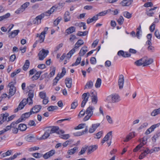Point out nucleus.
<instances>
[{
    "mask_svg": "<svg viewBox=\"0 0 160 160\" xmlns=\"http://www.w3.org/2000/svg\"><path fill=\"white\" fill-rule=\"evenodd\" d=\"M49 53L48 50H45L43 49L41 50L38 54L39 59L40 60H42L47 56Z\"/></svg>",
    "mask_w": 160,
    "mask_h": 160,
    "instance_id": "1",
    "label": "nucleus"
},
{
    "mask_svg": "<svg viewBox=\"0 0 160 160\" xmlns=\"http://www.w3.org/2000/svg\"><path fill=\"white\" fill-rule=\"evenodd\" d=\"M90 96V93L89 92L85 93L82 94V99L83 100L82 101L81 107L83 108L84 107L86 103L88 101V98Z\"/></svg>",
    "mask_w": 160,
    "mask_h": 160,
    "instance_id": "2",
    "label": "nucleus"
},
{
    "mask_svg": "<svg viewBox=\"0 0 160 160\" xmlns=\"http://www.w3.org/2000/svg\"><path fill=\"white\" fill-rule=\"evenodd\" d=\"M32 114V113L30 110L29 112H27L22 114L20 118L17 120V122L19 123L20 122L24 121Z\"/></svg>",
    "mask_w": 160,
    "mask_h": 160,
    "instance_id": "3",
    "label": "nucleus"
},
{
    "mask_svg": "<svg viewBox=\"0 0 160 160\" xmlns=\"http://www.w3.org/2000/svg\"><path fill=\"white\" fill-rule=\"evenodd\" d=\"M27 100L26 98L23 99L19 103L18 107L14 110V112H17L19 110L22 109L27 104Z\"/></svg>",
    "mask_w": 160,
    "mask_h": 160,
    "instance_id": "4",
    "label": "nucleus"
},
{
    "mask_svg": "<svg viewBox=\"0 0 160 160\" xmlns=\"http://www.w3.org/2000/svg\"><path fill=\"white\" fill-rule=\"evenodd\" d=\"M111 99V102L112 103L118 102L120 100V97L118 95L116 94L108 97L107 98V99Z\"/></svg>",
    "mask_w": 160,
    "mask_h": 160,
    "instance_id": "5",
    "label": "nucleus"
},
{
    "mask_svg": "<svg viewBox=\"0 0 160 160\" xmlns=\"http://www.w3.org/2000/svg\"><path fill=\"white\" fill-rule=\"evenodd\" d=\"M45 16L43 13L37 16L33 20L32 22L35 24L38 25L41 23V20Z\"/></svg>",
    "mask_w": 160,
    "mask_h": 160,
    "instance_id": "6",
    "label": "nucleus"
},
{
    "mask_svg": "<svg viewBox=\"0 0 160 160\" xmlns=\"http://www.w3.org/2000/svg\"><path fill=\"white\" fill-rule=\"evenodd\" d=\"M12 83V82H11L8 85V86L10 88L9 94L11 96H13L16 91V88Z\"/></svg>",
    "mask_w": 160,
    "mask_h": 160,
    "instance_id": "7",
    "label": "nucleus"
},
{
    "mask_svg": "<svg viewBox=\"0 0 160 160\" xmlns=\"http://www.w3.org/2000/svg\"><path fill=\"white\" fill-rule=\"evenodd\" d=\"M55 153V151L54 150H52L49 152H46L42 156L45 159H48L49 158L53 156Z\"/></svg>",
    "mask_w": 160,
    "mask_h": 160,
    "instance_id": "8",
    "label": "nucleus"
},
{
    "mask_svg": "<svg viewBox=\"0 0 160 160\" xmlns=\"http://www.w3.org/2000/svg\"><path fill=\"white\" fill-rule=\"evenodd\" d=\"M100 123H97L96 124H92V125L89 128L88 131L90 133H92L94 132L97 128L99 126Z\"/></svg>",
    "mask_w": 160,
    "mask_h": 160,
    "instance_id": "9",
    "label": "nucleus"
},
{
    "mask_svg": "<svg viewBox=\"0 0 160 160\" xmlns=\"http://www.w3.org/2000/svg\"><path fill=\"white\" fill-rule=\"evenodd\" d=\"M42 108L40 105H36L32 107L30 110L32 114L39 112Z\"/></svg>",
    "mask_w": 160,
    "mask_h": 160,
    "instance_id": "10",
    "label": "nucleus"
},
{
    "mask_svg": "<svg viewBox=\"0 0 160 160\" xmlns=\"http://www.w3.org/2000/svg\"><path fill=\"white\" fill-rule=\"evenodd\" d=\"M9 116L8 113L1 114L0 115V124H2L5 121H7V118Z\"/></svg>",
    "mask_w": 160,
    "mask_h": 160,
    "instance_id": "11",
    "label": "nucleus"
},
{
    "mask_svg": "<svg viewBox=\"0 0 160 160\" xmlns=\"http://www.w3.org/2000/svg\"><path fill=\"white\" fill-rule=\"evenodd\" d=\"M124 82V76L122 75L119 76V78L118 81V83L120 89L122 88Z\"/></svg>",
    "mask_w": 160,
    "mask_h": 160,
    "instance_id": "12",
    "label": "nucleus"
},
{
    "mask_svg": "<svg viewBox=\"0 0 160 160\" xmlns=\"http://www.w3.org/2000/svg\"><path fill=\"white\" fill-rule=\"evenodd\" d=\"M119 56H122L124 58L129 57H130L131 54L128 52H124L122 50L119 51L117 53Z\"/></svg>",
    "mask_w": 160,
    "mask_h": 160,
    "instance_id": "13",
    "label": "nucleus"
},
{
    "mask_svg": "<svg viewBox=\"0 0 160 160\" xmlns=\"http://www.w3.org/2000/svg\"><path fill=\"white\" fill-rule=\"evenodd\" d=\"M112 138V131L109 132L105 135L101 142L102 144H103L105 142L108 141L109 140V138Z\"/></svg>",
    "mask_w": 160,
    "mask_h": 160,
    "instance_id": "14",
    "label": "nucleus"
},
{
    "mask_svg": "<svg viewBox=\"0 0 160 160\" xmlns=\"http://www.w3.org/2000/svg\"><path fill=\"white\" fill-rule=\"evenodd\" d=\"M132 0H123L120 4L122 6H128L132 4Z\"/></svg>",
    "mask_w": 160,
    "mask_h": 160,
    "instance_id": "15",
    "label": "nucleus"
},
{
    "mask_svg": "<svg viewBox=\"0 0 160 160\" xmlns=\"http://www.w3.org/2000/svg\"><path fill=\"white\" fill-rule=\"evenodd\" d=\"M143 66L148 65L152 64L153 62V59L152 58H150L147 59V57H144Z\"/></svg>",
    "mask_w": 160,
    "mask_h": 160,
    "instance_id": "16",
    "label": "nucleus"
},
{
    "mask_svg": "<svg viewBox=\"0 0 160 160\" xmlns=\"http://www.w3.org/2000/svg\"><path fill=\"white\" fill-rule=\"evenodd\" d=\"M76 30V28L73 26H71L67 29L65 32L66 36L70 34L75 32Z\"/></svg>",
    "mask_w": 160,
    "mask_h": 160,
    "instance_id": "17",
    "label": "nucleus"
},
{
    "mask_svg": "<svg viewBox=\"0 0 160 160\" xmlns=\"http://www.w3.org/2000/svg\"><path fill=\"white\" fill-rule=\"evenodd\" d=\"M56 6H53L47 12H44L43 14L45 16H49L56 9Z\"/></svg>",
    "mask_w": 160,
    "mask_h": 160,
    "instance_id": "18",
    "label": "nucleus"
},
{
    "mask_svg": "<svg viewBox=\"0 0 160 160\" xmlns=\"http://www.w3.org/2000/svg\"><path fill=\"white\" fill-rule=\"evenodd\" d=\"M94 109V108L92 106H90L87 108L85 111L86 113L87 114H89L90 115H92L93 114V111Z\"/></svg>",
    "mask_w": 160,
    "mask_h": 160,
    "instance_id": "19",
    "label": "nucleus"
},
{
    "mask_svg": "<svg viewBox=\"0 0 160 160\" xmlns=\"http://www.w3.org/2000/svg\"><path fill=\"white\" fill-rule=\"evenodd\" d=\"M65 83L66 87L68 88H71L72 84V79L71 78H67L65 80Z\"/></svg>",
    "mask_w": 160,
    "mask_h": 160,
    "instance_id": "20",
    "label": "nucleus"
},
{
    "mask_svg": "<svg viewBox=\"0 0 160 160\" xmlns=\"http://www.w3.org/2000/svg\"><path fill=\"white\" fill-rule=\"evenodd\" d=\"M47 128H51L52 133L56 132L60 134V132L58 131L59 129V128L58 126H49L47 127Z\"/></svg>",
    "mask_w": 160,
    "mask_h": 160,
    "instance_id": "21",
    "label": "nucleus"
},
{
    "mask_svg": "<svg viewBox=\"0 0 160 160\" xmlns=\"http://www.w3.org/2000/svg\"><path fill=\"white\" fill-rule=\"evenodd\" d=\"M87 48V47L86 46H84L81 48L79 53L80 56H83L88 51Z\"/></svg>",
    "mask_w": 160,
    "mask_h": 160,
    "instance_id": "22",
    "label": "nucleus"
},
{
    "mask_svg": "<svg viewBox=\"0 0 160 160\" xmlns=\"http://www.w3.org/2000/svg\"><path fill=\"white\" fill-rule=\"evenodd\" d=\"M28 98H30L31 102H29V105H32V98L34 97V91L32 90H30L28 92Z\"/></svg>",
    "mask_w": 160,
    "mask_h": 160,
    "instance_id": "23",
    "label": "nucleus"
},
{
    "mask_svg": "<svg viewBox=\"0 0 160 160\" xmlns=\"http://www.w3.org/2000/svg\"><path fill=\"white\" fill-rule=\"evenodd\" d=\"M98 148L97 145H94L90 146L88 148V152L89 153H91L96 150Z\"/></svg>",
    "mask_w": 160,
    "mask_h": 160,
    "instance_id": "24",
    "label": "nucleus"
},
{
    "mask_svg": "<svg viewBox=\"0 0 160 160\" xmlns=\"http://www.w3.org/2000/svg\"><path fill=\"white\" fill-rule=\"evenodd\" d=\"M88 133V129L87 127H86V128L84 130L82 131V132H77L73 133V135L75 136H78L82 135L84 134L87 133Z\"/></svg>",
    "mask_w": 160,
    "mask_h": 160,
    "instance_id": "25",
    "label": "nucleus"
},
{
    "mask_svg": "<svg viewBox=\"0 0 160 160\" xmlns=\"http://www.w3.org/2000/svg\"><path fill=\"white\" fill-rule=\"evenodd\" d=\"M134 132H131L127 136L126 139L124 140V142H128L129 140L134 137Z\"/></svg>",
    "mask_w": 160,
    "mask_h": 160,
    "instance_id": "26",
    "label": "nucleus"
},
{
    "mask_svg": "<svg viewBox=\"0 0 160 160\" xmlns=\"http://www.w3.org/2000/svg\"><path fill=\"white\" fill-rule=\"evenodd\" d=\"M84 44V42L82 40L79 39L77 42L75 44V47L74 48L75 49H78L81 45Z\"/></svg>",
    "mask_w": 160,
    "mask_h": 160,
    "instance_id": "27",
    "label": "nucleus"
},
{
    "mask_svg": "<svg viewBox=\"0 0 160 160\" xmlns=\"http://www.w3.org/2000/svg\"><path fill=\"white\" fill-rule=\"evenodd\" d=\"M87 127L88 131V127L85 123H82L79 124L77 127H75L74 129L76 130L84 128H86V127Z\"/></svg>",
    "mask_w": 160,
    "mask_h": 160,
    "instance_id": "28",
    "label": "nucleus"
},
{
    "mask_svg": "<svg viewBox=\"0 0 160 160\" xmlns=\"http://www.w3.org/2000/svg\"><path fill=\"white\" fill-rule=\"evenodd\" d=\"M70 13L68 11H67L65 12L64 15V19L65 22L69 21L70 20V17L69 16Z\"/></svg>",
    "mask_w": 160,
    "mask_h": 160,
    "instance_id": "29",
    "label": "nucleus"
},
{
    "mask_svg": "<svg viewBox=\"0 0 160 160\" xmlns=\"http://www.w3.org/2000/svg\"><path fill=\"white\" fill-rule=\"evenodd\" d=\"M144 58V57L136 61L135 62L134 64L136 65L137 66H140L143 65V66Z\"/></svg>",
    "mask_w": 160,
    "mask_h": 160,
    "instance_id": "30",
    "label": "nucleus"
},
{
    "mask_svg": "<svg viewBox=\"0 0 160 160\" xmlns=\"http://www.w3.org/2000/svg\"><path fill=\"white\" fill-rule=\"evenodd\" d=\"M19 31H20L19 30H14L9 35L8 37L10 38H14L18 34Z\"/></svg>",
    "mask_w": 160,
    "mask_h": 160,
    "instance_id": "31",
    "label": "nucleus"
},
{
    "mask_svg": "<svg viewBox=\"0 0 160 160\" xmlns=\"http://www.w3.org/2000/svg\"><path fill=\"white\" fill-rule=\"evenodd\" d=\"M42 72L41 71L37 72L34 75H33L32 77V79L33 80L38 79L39 78Z\"/></svg>",
    "mask_w": 160,
    "mask_h": 160,
    "instance_id": "32",
    "label": "nucleus"
},
{
    "mask_svg": "<svg viewBox=\"0 0 160 160\" xmlns=\"http://www.w3.org/2000/svg\"><path fill=\"white\" fill-rule=\"evenodd\" d=\"M65 4V2L61 1L58 3V4L54 5L55 6H56V9L58 10L61 9L64 6Z\"/></svg>",
    "mask_w": 160,
    "mask_h": 160,
    "instance_id": "33",
    "label": "nucleus"
},
{
    "mask_svg": "<svg viewBox=\"0 0 160 160\" xmlns=\"http://www.w3.org/2000/svg\"><path fill=\"white\" fill-rule=\"evenodd\" d=\"M98 19V16L96 15L91 18H88L87 20V23L89 24L94 21L97 20Z\"/></svg>",
    "mask_w": 160,
    "mask_h": 160,
    "instance_id": "34",
    "label": "nucleus"
},
{
    "mask_svg": "<svg viewBox=\"0 0 160 160\" xmlns=\"http://www.w3.org/2000/svg\"><path fill=\"white\" fill-rule=\"evenodd\" d=\"M93 86V83L92 81H89L88 82L85 86L84 89L91 88Z\"/></svg>",
    "mask_w": 160,
    "mask_h": 160,
    "instance_id": "35",
    "label": "nucleus"
},
{
    "mask_svg": "<svg viewBox=\"0 0 160 160\" xmlns=\"http://www.w3.org/2000/svg\"><path fill=\"white\" fill-rule=\"evenodd\" d=\"M159 114H160V108L153 110L151 113V115L152 116H155Z\"/></svg>",
    "mask_w": 160,
    "mask_h": 160,
    "instance_id": "36",
    "label": "nucleus"
},
{
    "mask_svg": "<svg viewBox=\"0 0 160 160\" xmlns=\"http://www.w3.org/2000/svg\"><path fill=\"white\" fill-rule=\"evenodd\" d=\"M27 128V127L26 125L24 124H20L18 127V129L22 131H25Z\"/></svg>",
    "mask_w": 160,
    "mask_h": 160,
    "instance_id": "37",
    "label": "nucleus"
},
{
    "mask_svg": "<svg viewBox=\"0 0 160 160\" xmlns=\"http://www.w3.org/2000/svg\"><path fill=\"white\" fill-rule=\"evenodd\" d=\"M30 65V62L28 60H27L22 67L23 70L24 71H26Z\"/></svg>",
    "mask_w": 160,
    "mask_h": 160,
    "instance_id": "38",
    "label": "nucleus"
},
{
    "mask_svg": "<svg viewBox=\"0 0 160 160\" xmlns=\"http://www.w3.org/2000/svg\"><path fill=\"white\" fill-rule=\"evenodd\" d=\"M78 148L77 147H75L69 150L68 152V153L69 155H72L77 151Z\"/></svg>",
    "mask_w": 160,
    "mask_h": 160,
    "instance_id": "39",
    "label": "nucleus"
},
{
    "mask_svg": "<svg viewBox=\"0 0 160 160\" xmlns=\"http://www.w3.org/2000/svg\"><path fill=\"white\" fill-rule=\"evenodd\" d=\"M75 52V50L74 48H73L68 53L66 57L67 58H68V59H69Z\"/></svg>",
    "mask_w": 160,
    "mask_h": 160,
    "instance_id": "40",
    "label": "nucleus"
},
{
    "mask_svg": "<svg viewBox=\"0 0 160 160\" xmlns=\"http://www.w3.org/2000/svg\"><path fill=\"white\" fill-rule=\"evenodd\" d=\"M12 152V150H8L5 153H3L1 155V158H2L5 157L9 156L11 154V153Z\"/></svg>",
    "mask_w": 160,
    "mask_h": 160,
    "instance_id": "41",
    "label": "nucleus"
},
{
    "mask_svg": "<svg viewBox=\"0 0 160 160\" xmlns=\"http://www.w3.org/2000/svg\"><path fill=\"white\" fill-rule=\"evenodd\" d=\"M10 16L9 13H8L0 17V22L2 21L9 18Z\"/></svg>",
    "mask_w": 160,
    "mask_h": 160,
    "instance_id": "42",
    "label": "nucleus"
},
{
    "mask_svg": "<svg viewBox=\"0 0 160 160\" xmlns=\"http://www.w3.org/2000/svg\"><path fill=\"white\" fill-rule=\"evenodd\" d=\"M73 142V140L72 139H69L65 142H63L62 145L64 148L66 147L68 145L72 144Z\"/></svg>",
    "mask_w": 160,
    "mask_h": 160,
    "instance_id": "43",
    "label": "nucleus"
},
{
    "mask_svg": "<svg viewBox=\"0 0 160 160\" xmlns=\"http://www.w3.org/2000/svg\"><path fill=\"white\" fill-rule=\"evenodd\" d=\"M99 113L98 112H95V114L99 116L100 114H101L102 116H104V114L103 111V108L102 107L100 106L99 108Z\"/></svg>",
    "mask_w": 160,
    "mask_h": 160,
    "instance_id": "44",
    "label": "nucleus"
},
{
    "mask_svg": "<svg viewBox=\"0 0 160 160\" xmlns=\"http://www.w3.org/2000/svg\"><path fill=\"white\" fill-rule=\"evenodd\" d=\"M58 108L57 106H51L48 108L47 110L48 111L51 112L57 110Z\"/></svg>",
    "mask_w": 160,
    "mask_h": 160,
    "instance_id": "45",
    "label": "nucleus"
},
{
    "mask_svg": "<svg viewBox=\"0 0 160 160\" xmlns=\"http://www.w3.org/2000/svg\"><path fill=\"white\" fill-rule=\"evenodd\" d=\"M102 80L100 78H98L95 84V86L96 88H99L101 85Z\"/></svg>",
    "mask_w": 160,
    "mask_h": 160,
    "instance_id": "46",
    "label": "nucleus"
},
{
    "mask_svg": "<svg viewBox=\"0 0 160 160\" xmlns=\"http://www.w3.org/2000/svg\"><path fill=\"white\" fill-rule=\"evenodd\" d=\"M103 134V132L102 131H100L97 133L94 138H95L99 139L102 136Z\"/></svg>",
    "mask_w": 160,
    "mask_h": 160,
    "instance_id": "47",
    "label": "nucleus"
},
{
    "mask_svg": "<svg viewBox=\"0 0 160 160\" xmlns=\"http://www.w3.org/2000/svg\"><path fill=\"white\" fill-rule=\"evenodd\" d=\"M43 154L40 153L36 152L32 154V156L36 158H39L42 156Z\"/></svg>",
    "mask_w": 160,
    "mask_h": 160,
    "instance_id": "48",
    "label": "nucleus"
},
{
    "mask_svg": "<svg viewBox=\"0 0 160 160\" xmlns=\"http://www.w3.org/2000/svg\"><path fill=\"white\" fill-rule=\"evenodd\" d=\"M81 60V56L78 57L77 58V59L75 62L74 63H73L72 65V66H73L74 65L77 66V65H78L80 63Z\"/></svg>",
    "mask_w": 160,
    "mask_h": 160,
    "instance_id": "49",
    "label": "nucleus"
},
{
    "mask_svg": "<svg viewBox=\"0 0 160 160\" xmlns=\"http://www.w3.org/2000/svg\"><path fill=\"white\" fill-rule=\"evenodd\" d=\"M123 15L125 17L128 19L130 18L132 16V14L127 11L124 12Z\"/></svg>",
    "mask_w": 160,
    "mask_h": 160,
    "instance_id": "50",
    "label": "nucleus"
},
{
    "mask_svg": "<svg viewBox=\"0 0 160 160\" xmlns=\"http://www.w3.org/2000/svg\"><path fill=\"white\" fill-rule=\"evenodd\" d=\"M92 101L94 104H96L98 101V98L97 96L93 95L91 97Z\"/></svg>",
    "mask_w": 160,
    "mask_h": 160,
    "instance_id": "51",
    "label": "nucleus"
},
{
    "mask_svg": "<svg viewBox=\"0 0 160 160\" xmlns=\"http://www.w3.org/2000/svg\"><path fill=\"white\" fill-rule=\"evenodd\" d=\"M62 20V18L61 17H59L57 18L53 22V24L54 26H56L57 25L60 21H61Z\"/></svg>",
    "mask_w": 160,
    "mask_h": 160,
    "instance_id": "52",
    "label": "nucleus"
},
{
    "mask_svg": "<svg viewBox=\"0 0 160 160\" xmlns=\"http://www.w3.org/2000/svg\"><path fill=\"white\" fill-rule=\"evenodd\" d=\"M39 96L42 99L47 98L46 93L43 91L40 92L39 93Z\"/></svg>",
    "mask_w": 160,
    "mask_h": 160,
    "instance_id": "53",
    "label": "nucleus"
},
{
    "mask_svg": "<svg viewBox=\"0 0 160 160\" xmlns=\"http://www.w3.org/2000/svg\"><path fill=\"white\" fill-rule=\"evenodd\" d=\"M124 19L122 16H120L119 18L117 20L118 24L120 25H122L124 22Z\"/></svg>",
    "mask_w": 160,
    "mask_h": 160,
    "instance_id": "54",
    "label": "nucleus"
},
{
    "mask_svg": "<svg viewBox=\"0 0 160 160\" xmlns=\"http://www.w3.org/2000/svg\"><path fill=\"white\" fill-rule=\"evenodd\" d=\"M40 148L38 147L35 146L31 147L28 149V151L29 152H33L39 149Z\"/></svg>",
    "mask_w": 160,
    "mask_h": 160,
    "instance_id": "55",
    "label": "nucleus"
},
{
    "mask_svg": "<svg viewBox=\"0 0 160 160\" xmlns=\"http://www.w3.org/2000/svg\"><path fill=\"white\" fill-rule=\"evenodd\" d=\"M34 137L29 135H28L26 137L25 139L28 142H31L32 141Z\"/></svg>",
    "mask_w": 160,
    "mask_h": 160,
    "instance_id": "56",
    "label": "nucleus"
},
{
    "mask_svg": "<svg viewBox=\"0 0 160 160\" xmlns=\"http://www.w3.org/2000/svg\"><path fill=\"white\" fill-rule=\"evenodd\" d=\"M160 150L159 147H155L152 149L149 150L150 154H151L155 152H158Z\"/></svg>",
    "mask_w": 160,
    "mask_h": 160,
    "instance_id": "57",
    "label": "nucleus"
},
{
    "mask_svg": "<svg viewBox=\"0 0 160 160\" xmlns=\"http://www.w3.org/2000/svg\"><path fill=\"white\" fill-rule=\"evenodd\" d=\"M78 105V102L75 101L72 102L71 105V109H75Z\"/></svg>",
    "mask_w": 160,
    "mask_h": 160,
    "instance_id": "58",
    "label": "nucleus"
},
{
    "mask_svg": "<svg viewBox=\"0 0 160 160\" xmlns=\"http://www.w3.org/2000/svg\"><path fill=\"white\" fill-rule=\"evenodd\" d=\"M143 146V145L142 143H140L133 150L134 152H136L140 149Z\"/></svg>",
    "mask_w": 160,
    "mask_h": 160,
    "instance_id": "59",
    "label": "nucleus"
},
{
    "mask_svg": "<svg viewBox=\"0 0 160 160\" xmlns=\"http://www.w3.org/2000/svg\"><path fill=\"white\" fill-rule=\"evenodd\" d=\"M49 136L50 135L48 134V133L45 132L43 135L40 138V139H45L48 138Z\"/></svg>",
    "mask_w": 160,
    "mask_h": 160,
    "instance_id": "60",
    "label": "nucleus"
},
{
    "mask_svg": "<svg viewBox=\"0 0 160 160\" xmlns=\"http://www.w3.org/2000/svg\"><path fill=\"white\" fill-rule=\"evenodd\" d=\"M70 137L69 134H62L60 136V137L64 139H68Z\"/></svg>",
    "mask_w": 160,
    "mask_h": 160,
    "instance_id": "61",
    "label": "nucleus"
},
{
    "mask_svg": "<svg viewBox=\"0 0 160 160\" xmlns=\"http://www.w3.org/2000/svg\"><path fill=\"white\" fill-rule=\"evenodd\" d=\"M30 5L29 2H27L22 5L21 7L25 10V9L27 8Z\"/></svg>",
    "mask_w": 160,
    "mask_h": 160,
    "instance_id": "62",
    "label": "nucleus"
},
{
    "mask_svg": "<svg viewBox=\"0 0 160 160\" xmlns=\"http://www.w3.org/2000/svg\"><path fill=\"white\" fill-rule=\"evenodd\" d=\"M141 153L145 157L148 153H150L149 149L148 148H147L146 149L144 150V152Z\"/></svg>",
    "mask_w": 160,
    "mask_h": 160,
    "instance_id": "63",
    "label": "nucleus"
},
{
    "mask_svg": "<svg viewBox=\"0 0 160 160\" xmlns=\"http://www.w3.org/2000/svg\"><path fill=\"white\" fill-rule=\"evenodd\" d=\"M154 35L158 39H160V34L159 31L158 29L155 30L154 32Z\"/></svg>",
    "mask_w": 160,
    "mask_h": 160,
    "instance_id": "64",
    "label": "nucleus"
}]
</instances>
